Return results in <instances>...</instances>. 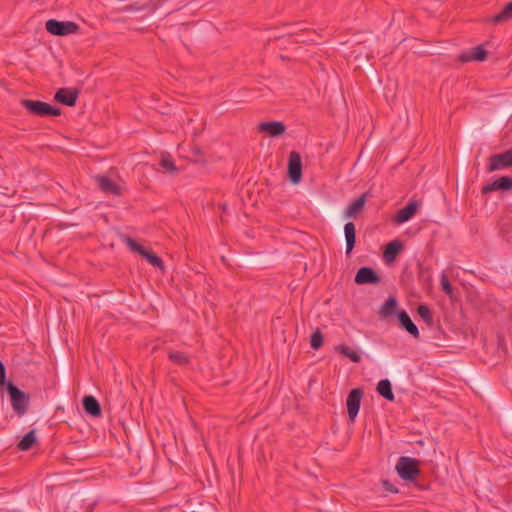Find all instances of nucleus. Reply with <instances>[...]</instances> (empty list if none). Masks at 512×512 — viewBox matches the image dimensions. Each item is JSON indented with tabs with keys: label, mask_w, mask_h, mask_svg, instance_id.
Masks as SVG:
<instances>
[{
	"label": "nucleus",
	"mask_w": 512,
	"mask_h": 512,
	"mask_svg": "<svg viewBox=\"0 0 512 512\" xmlns=\"http://www.w3.org/2000/svg\"><path fill=\"white\" fill-rule=\"evenodd\" d=\"M37 442L35 430H30L22 440L18 443V449L21 451L30 450L33 445Z\"/></svg>",
	"instance_id": "nucleus-25"
},
{
	"label": "nucleus",
	"mask_w": 512,
	"mask_h": 512,
	"mask_svg": "<svg viewBox=\"0 0 512 512\" xmlns=\"http://www.w3.org/2000/svg\"><path fill=\"white\" fill-rule=\"evenodd\" d=\"M191 153L195 157V161H201L202 160L203 152H202L200 147H197V146L193 147L191 149Z\"/></svg>",
	"instance_id": "nucleus-34"
},
{
	"label": "nucleus",
	"mask_w": 512,
	"mask_h": 512,
	"mask_svg": "<svg viewBox=\"0 0 512 512\" xmlns=\"http://www.w3.org/2000/svg\"><path fill=\"white\" fill-rule=\"evenodd\" d=\"M324 336L322 332L317 329L315 332L312 333L310 338V345L314 350H318L323 345Z\"/></svg>",
	"instance_id": "nucleus-27"
},
{
	"label": "nucleus",
	"mask_w": 512,
	"mask_h": 512,
	"mask_svg": "<svg viewBox=\"0 0 512 512\" xmlns=\"http://www.w3.org/2000/svg\"><path fill=\"white\" fill-rule=\"evenodd\" d=\"M334 352H354L350 347L344 344H340L335 346Z\"/></svg>",
	"instance_id": "nucleus-36"
},
{
	"label": "nucleus",
	"mask_w": 512,
	"mask_h": 512,
	"mask_svg": "<svg viewBox=\"0 0 512 512\" xmlns=\"http://www.w3.org/2000/svg\"><path fill=\"white\" fill-rule=\"evenodd\" d=\"M398 303L395 297H389L379 310V318L382 320L388 319L394 315H397Z\"/></svg>",
	"instance_id": "nucleus-17"
},
{
	"label": "nucleus",
	"mask_w": 512,
	"mask_h": 512,
	"mask_svg": "<svg viewBox=\"0 0 512 512\" xmlns=\"http://www.w3.org/2000/svg\"><path fill=\"white\" fill-rule=\"evenodd\" d=\"M488 52L484 49L483 45H478L477 47L472 48L470 51H465L461 53L458 57L459 61L462 63H467L471 61L482 62L487 59Z\"/></svg>",
	"instance_id": "nucleus-11"
},
{
	"label": "nucleus",
	"mask_w": 512,
	"mask_h": 512,
	"mask_svg": "<svg viewBox=\"0 0 512 512\" xmlns=\"http://www.w3.org/2000/svg\"><path fill=\"white\" fill-rule=\"evenodd\" d=\"M378 394L388 401L394 400L391 382L388 379H383L378 382L376 388Z\"/></svg>",
	"instance_id": "nucleus-22"
},
{
	"label": "nucleus",
	"mask_w": 512,
	"mask_h": 512,
	"mask_svg": "<svg viewBox=\"0 0 512 512\" xmlns=\"http://www.w3.org/2000/svg\"><path fill=\"white\" fill-rule=\"evenodd\" d=\"M512 189V176H502L494 180L492 183L482 187V194L486 195L492 191L501 190L509 191Z\"/></svg>",
	"instance_id": "nucleus-12"
},
{
	"label": "nucleus",
	"mask_w": 512,
	"mask_h": 512,
	"mask_svg": "<svg viewBox=\"0 0 512 512\" xmlns=\"http://www.w3.org/2000/svg\"><path fill=\"white\" fill-rule=\"evenodd\" d=\"M322 211L326 216H331L330 210L328 208L323 209Z\"/></svg>",
	"instance_id": "nucleus-38"
},
{
	"label": "nucleus",
	"mask_w": 512,
	"mask_h": 512,
	"mask_svg": "<svg viewBox=\"0 0 512 512\" xmlns=\"http://www.w3.org/2000/svg\"><path fill=\"white\" fill-rule=\"evenodd\" d=\"M398 322L401 328L406 330L414 338L419 337V330L415 323L410 318L409 314L405 310H400L397 313Z\"/></svg>",
	"instance_id": "nucleus-14"
},
{
	"label": "nucleus",
	"mask_w": 512,
	"mask_h": 512,
	"mask_svg": "<svg viewBox=\"0 0 512 512\" xmlns=\"http://www.w3.org/2000/svg\"><path fill=\"white\" fill-rule=\"evenodd\" d=\"M20 104L28 111L29 114L39 117L60 116L62 110L47 102L40 100L21 99Z\"/></svg>",
	"instance_id": "nucleus-1"
},
{
	"label": "nucleus",
	"mask_w": 512,
	"mask_h": 512,
	"mask_svg": "<svg viewBox=\"0 0 512 512\" xmlns=\"http://www.w3.org/2000/svg\"><path fill=\"white\" fill-rule=\"evenodd\" d=\"M126 243L132 251L138 253L139 255L145 250V248L141 244H139L136 240L130 237H127Z\"/></svg>",
	"instance_id": "nucleus-31"
},
{
	"label": "nucleus",
	"mask_w": 512,
	"mask_h": 512,
	"mask_svg": "<svg viewBox=\"0 0 512 512\" xmlns=\"http://www.w3.org/2000/svg\"><path fill=\"white\" fill-rule=\"evenodd\" d=\"M344 237L346 254L349 255L354 249L356 243V228L353 222H347L344 225Z\"/></svg>",
	"instance_id": "nucleus-18"
},
{
	"label": "nucleus",
	"mask_w": 512,
	"mask_h": 512,
	"mask_svg": "<svg viewBox=\"0 0 512 512\" xmlns=\"http://www.w3.org/2000/svg\"><path fill=\"white\" fill-rule=\"evenodd\" d=\"M46 30L55 36H65L76 33L79 30L78 24L72 21H58L50 19L45 24Z\"/></svg>",
	"instance_id": "nucleus-4"
},
{
	"label": "nucleus",
	"mask_w": 512,
	"mask_h": 512,
	"mask_svg": "<svg viewBox=\"0 0 512 512\" xmlns=\"http://www.w3.org/2000/svg\"><path fill=\"white\" fill-rule=\"evenodd\" d=\"M369 195H370L369 191L364 192L358 198H356L351 204H349L347 206V208L345 209V217L352 218L357 213L361 212L367 202Z\"/></svg>",
	"instance_id": "nucleus-15"
},
{
	"label": "nucleus",
	"mask_w": 512,
	"mask_h": 512,
	"mask_svg": "<svg viewBox=\"0 0 512 512\" xmlns=\"http://www.w3.org/2000/svg\"><path fill=\"white\" fill-rule=\"evenodd\" d=\"M221 261H222L224 264H226V258H225V256H222V257H221Z\"/></svg>",
	"instance_id": "nucleus-39"
},
{
	"label": "nucleus",
	"mask_w": 512,
	"mask_h": 512,
	"mask_svg": "<svg viewBox=\"0 0 512 512\" xmlns=\"http://www.w3.org/2000/svg\"><path fill=\"white\" fill-rule=\"evenodd\" d=\"M404 245L401 240L395 239L388 244L385 245L384 251H383V259L385 263L391 264L393 263L398 255L403 250Z\"/></svg>",
	"instance_id": "nucleus-13"
},
{
	"label": "nucleus",
	"mask_w": 512,
	"mask_h": 512,
	"mask_svg": "<svg viewBox=\"0 0 512 512\" xmlns=\"http://www.w3.org/2000/svg\"><path fill=\"white\" fill-rule=\"evenodd\" d=\"M512 166V149L500 154H493L488 159L489 172Z\"/></svg>",
	"instance_id": "nucleus-7"
},
{
	"label": "nucleus",
	"mask_w": 512,
	"mask_h": 512,
	"mask_svg": "<svg viewBox=\"0 0 512 512\" xmlns=\"http://www.w3.org/2000/svg\"><path fill=\"white\" fill-rule=\"evenodd\" d=\"M170 360L178 365H185L189 362L187 354H169Z\"/></svg>",
	"instance_id": "nucleus-28"
},
{
	"label": "nucleus",
	"mask_w": 512,
	"mask_h": 512,
	"mask_svg": "<svg viewBox=\"0 0 512 512\" xmlns=\"http://www.w3.org/2000/svg\"><path fill=\"white\" fill-rule=\"evenodd\" d=\"M85 412L91 416L98 417L101 415V407L97 399L91 395L85 396L82 400Z\"/></svg>",
	"instance_id": "nucleus-20"
},
{
	"label": "nucleus",
	"mask_w": 512,
	"mask_h": 512,
	"mask_svg": "<svg viewBox=\"0 0 512 512\" xmlns=\"http://www.w3.org/2000/svg\"><path fill=\"white\" fill-rule=\"evenodd\" d=\"M288 177L293 184H298L302 178V160L296 151H291L289 154Z\"/></svg>",
	"instance_id": "nucleus-5"
},
{
	"label": "nucleus",
	"mask_w": 512,
	"mask_h": 512,
	"mask_svg": "<svg viewBox=\"0 0 512 512\" xmlns=\"http://www.w3.org/2000/svg\"><path fill=\"white\" fill-rule=\"evenodd\" d=\"M441 287H442V290L447 295H449V296L453 295V286L445 274H442V276H441Z\"/></svg>",
	"instance_id": "nucleus-29"
},
{
	"label": "nucleus",
	"mask_w": 512,
	"mask_h": 512,
	"mask_svg": "<svg viewBox=\"0 0 512 512\" xmlns=\"http://www.w3.org/2000/svg\"><path fill=\"white\" fill-rule=\"evenodd\" d=\"M159 165H160V167H162L163 169H165L166 171H168L170 173L178 172V168L176 167L174 161L170 158L169 155H167V156L163 155L160 160Z\"/></svg>",
	"instance_id": "nucleus-26"
},
{
	"label": "nucleus",
	"mask_w": 512,
	"mask_h": 512,
	"mask_svg": "<svg viewBox=\"0 0 512 512\" xmlns=\"http://www.w3.org/2000/svg\"><path fill=\"white\" fill-rule=\"evenodd\" d=\"M239 260L245 265H255L259 262L258 259L249 257H240Z\"/></svg>",
	"instance_id": "nucleus-35"
},
{
	"label": "nucleus",
	"mask_w": 512,
	"mask_h": 512,
	"mask_svg": "<svg viewBox=\"0 0 512 512\" xmlns=\"http://www.w3.org/2000/svg\"><path fill=\"white\" fill-rule=\"evenodd\" d=\"M140 255L145 258L153 267L159 268L163 273L165 272L164 262L157 254L145 249Z\"/></svg>",
	"instance_id": "nucleus-23"
},
{
	"label": "nucleus",
	"mask_w": 512,
	"mask_h": 512,
	"mask_svg": "<svg viewBox=\"0 0 512 512\" xmlns=\"http://www.w3.org/2000/svg\"><path fill=\"white\" fill-rule=\"evenodd\" d=\"M510 19H512V1L508 2L498 14L489 18L488 21L499 24Z\"/></svg>",
	"instance_id": "nucleus-21"
},
{
	"label": "nucleus",
	"mask_w": 512,
	"mask_h": 512,
	"mask_svg": "<svg viewBox=\"0 0 512 512\" xmlns=\"http://www.w3.org/2000/svg\"><path fill=\"white\" fill-rule=\"evenodd\" d=\"M351 361L353 362H360L361 361V354H346Z\"/></svg>",
	"instance_id": "nucleus-37"
},
{
	"label": "nucleus",
	"mask_w": 512,
	"mask_h": 512,
	"mask_svg": "<svg viewBox=\"0 0 512 512\" xmlns=\"http://www.w3.org/2000/svg\"><path fill=\"white\" fill-rule=\"evenodd\" d=\"M258 131L264 132L270 137L282 136L286 131V126L281 121H268L258 124Z\"/></svg>",
	"instance_id": "nucleus-10"
},
{
	"label": "nucleus",
	"mask_w": 512,
	"mask_h": 512,
	"mask_svg": "<svg viewBox=\"0 0 512 512\" xmlns=\"http://www.w3.org/2000/svg\"><path fill=\"white\" fill-rule=\"evenodd\" d=\"M354 280L358 285L378 284L381 278L373 268L364 266L358 269Z\"/></svg>",
	"instance_id": "nucleus-8"
},
{
	"label": "nucleus",
	"mask_w": 512,
	"mask_h": 512,
	"mask_svg": "<svg viewBox=\"0 0 512 512\" xmlns=\"http://www.w3.org/2000/svg\"><path fill=\"white\" fill-rule=\"evenodd\" d=\"M6 390L10 396L13 411L18 416L25 415L28 410L29 396L12 382L7 383Z\"/></svg>",
	"instance_id": "nucleus-2"
},
{
	"label": "nucleus",
	"mask_w": 512,
	"mask_h": 512,
	"mask_svg": "<svg viewBox=\"0 0 512 512\" xmlns=\"http://www.w3.org/2000/svg\"><path fill=\"white\" fill-rule=\"evenodd\" d=\"M382 484L385 490L390 493L396 494L399 492L398 488L387 479L382 480Z\"/></svg>",
	"instance_id": "nucleus-33"
},
{
	"label": "nucleus",
	"mask_w": 512,
	"mask_h": 512,
	"mask_svg": "<svg viewBox=\"0 0 512 512\" xmlns=\"http://www.w3.org/2000/svg\"><path fill=\"white\" fill-rule=\"evenodd\" d=\"M79 96V90L69 89V88H60L54 96V99L66 106L73 107L76 105L77 99Z\"/></svg>",
	"instance_id": "nucleus-9"
},
{
	"label": "nucleus",
	"mask_w": 512,
	"mask_h": 512,
	"mask_svg": "<svg viewBox=\"0 0 512 512\" xmlns=\"http://www.w3.org/2000/svg\"><path fill=\"white\" fill-rule=\"evenodd\" d=\"M418 209V203L415 201L409 202L405 207L397 211L394 221L398 224L404 223L410 220Z\"/></svg>",
	"instance_id": "nucleus-16"
},
{
	"label": "nucleus",
	"mask_w": 512,
	"mask_h": 512,
	"mask_svg": "<svg viewBox=\"0 0 512 512\" xmlns=\"http://www.w3.org/2000/svg\"><path fill=\"white\" fill-rule=\"evenodd\" d=\"M97 182L100 189L105 193H110L113 195H120L121 188L114 181H112L107 176H99L97 177Z\"/></svg>",
	"instance_id": "nucleus-19"
},
{
	"label": "nucleus",
	"mask_w": 512,
	"mask_h": 512,
	"mask_svg": "<svg viewBox=\"0 0 512 512\" xmlns=\"http://www.w3.org/2000/svg\"><path fill=\"white\" fill-rule=\"evenodd\" d=\"M417 314L419 317L426 323V325L431 328L434 326V318L431 312V309L426 304H420L417 307Z\"/></svg>",
	"instance_id": "nucleus-24"
},
{
	"label": "nucleus",
	"mask_w": 512,
	"mask_h": 512,
	"mask_svg": "<svg viewBox=\"0 0 512 512\" xmlns=\"http://www.w3.org/2000/svg\"><path fill=\"white\" fill-rule=\"evenodd\" d=\"M512 116L510 110L508 109H503L502 111H500V113L497 115L494 123L498 126L502 125L504 122H506L509 117Z\"/></svg>",
	"instance_id": "nucleus-30"
},
{
	"label": "nucleus",
	"mask_w": 512,
	"mask_h": 512,
	"mask_svg": "<svg viewBox=\"0 0 512 512\" xmlns=\"http://www.w3.org/2000/svg\"><path fill=\"white\" fill-rule=\"evenodd\" d=\"M169 342L166 340H156V344L152 347V352H156L157 350H164V351H170L173 348L168 345Z\"/></svg>",
	"instance_id": "nucleus-32"
},
{
	"label": "nucleus",
	"mask_w": 512,
	"mask_h": 512,
	"mask_svg": "<svg viewBox=\"0 0 512 512\" xmlns=\"http://www.w3.org/2000/svg\"><path fill=\"white\" fill-rule=\"evenodd\" d=\"M418 463L414 458L402 456L398 460L396 470L403 480L413 481L420 474Z\"/></svg>",
	"instance_id": "nucleus-3"
},
{
	"label": "nucleus",
	"mask_w": 512,
	"mask_h": 512,
	"mask_svg": "<svg viewBox=\"0 0 512 512\" xmlns=\"http://www.w3.org/2000/svg\"><path fill=\"white\" fill-rule=\"evenodd\" d=\"M363 397V390L360 388H355L350 391L348 394L346 405L348 411V417L351 422L355 421L356 416L360 410L361 399Z\"/></svg>",
	"instance_id": "nucleus-6"
}]
</instances>
